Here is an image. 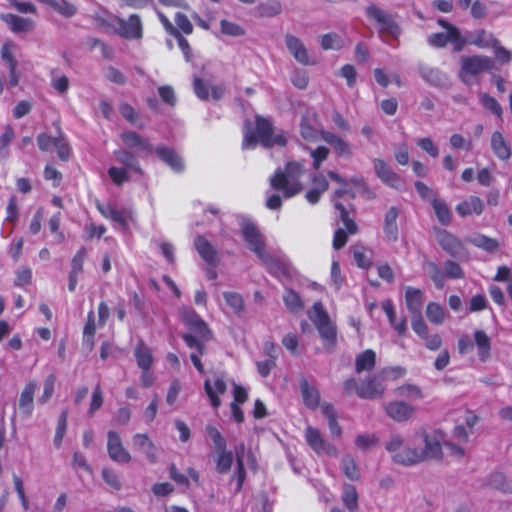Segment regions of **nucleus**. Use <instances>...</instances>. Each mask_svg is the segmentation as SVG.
<instances>
[{"instance_id":"f257e3e1","label":"nucleus","mask_w":512,"mask_h":512,"mask_svg":"<svg viewBox=\"0 0 512 512\" xmlns=\"http://www.w3.org/2000/svg\"><path fill=\"white\" fill-rule=\"evenodd\" d=\"M442 442L444 435L441 431L419 429L413 434L412 445H407L401 434L392 433L385 443V449L391 454L393 462L412 466L428 460H442Z\"/></svg>"},{"instance_id":"f03ea898","label":"nucleus","mask_w":512,"mask_h":512,"mask_svg":"<svg viewBox=\"0 0 512 512\" xmlns=\"http://www.w3.org/2000/svg\"><path fill=\"white\" fill-rule=\"evenodd\" d=\"M181 317L184 324L191 330V333L183 334L182 338L190 349L196 351L191 353V361L195 368L200 373H203L204 367L199 355L205 354V343L212 339V331L200 316L191 308H183L181 311Z\"/></svg>"},{"instance_id":"7ed1b4c3","label":"nucleus","mask_w":512,"mask_h":512,"mask_svg":"<svg viewBox=\"0 0 512 512\" xmlns=\"http://www.w3.org/2000/svg\"><path fill=\"white\" fill-rule=\"evenodd\" d=\"M303 173V166L298 162H289L285 172L277 171L271 178L270 184L276 190H283L284 196L289 198L302 190L298 177Z\"/></svg>"},{"instance_id":"20e7f679","label":"nucleus","mask_w":512,"mask_h":512,"mask_svg":"<svg viewBox=\"0 0 512 512\" xmlns=\"http://www.w3.org/2000/svg\"><path fill=\"white\" fill-rule=\"evenodd\" d=\"M495 67V61L484 55H473L461 57V68L459 71L460 80L471 85L472 79L484 72H490Z\"/></svg>"},{"instance_id":"39448f33","label":"nucleus","mask_w":512,"mask_h":512,"mask_svg":"<svg viewBox=\"0 0 512 512\" xmlns=\"http://www.w3.org/2000/svg\"><path fill=\"white\" fill-rule=\"evenodd\" d=\"M309 317L317 327L321 338L326 342V348L331 351L336 344L337 331L321 302L313 305Z\"/></svg>"},{"instance_id":"423d86ee","label":"nucleus","mask_w":512,"mask_h":512,"mask_svg":"<svg viewBox=\"0 0 512 512\" xmlns=\"http://www.w3.org/2000/svg\"><path fill=\"white\" fill-rule=\"evenodd\" d=\"M366 15L369 19L378 24L380 34H386L394 39L400 36L401 28L394 17L380 7L375 4L369 5L366 8Z\"/></svg>"},{"instance_id":"0eeeda50","label":"nucleus","mask_w":512,"mask_h":512,"mask_svg":"<svg viewBox=\"0 0 512 512\" xmlns=\"http://www.w3.org/2000/svg\"><path fill=\"white\" fill-rule=\"evenodd\" d=\"M112 28L120 37L127 40H139L142 38V22L137 14H132L127 20L113 16Z\"/></svg>"},{"instance_id":"6e6552de","label":"nucleus","mask_w":512,"mask_h":512,"mask_svg":"<svg viewBox=\"0 0 512 512\" xmlns=\"http://www.w3.org/2000/svg\"><path fill=\"white\" fill-rule=\"evenodd\" d=\"M256 129L259 137L260 143L265 147H272L273 145L284 146L286 144V139L282 135H277L275 137L273 134V126L271 122L265 118L257 117L256 118Z\"/></svg>"},{"instance_id":"1a4fd4ad","label":"nucleus","mask_w":512,"mask_h":512,"mask_svg":"<svg viewBox=\"0 0 512 512\" xmlns=\"http://www.w3.org/2000/svg\"><path fill=\"white\" fill-rule=\"evenodd\" d=\"M305 437L308 445L317 453H325L329 456L336 457L338 450L332 444L326 442L318 429L314 427H307Z\"/></svg>"},{"instance_id":"9d476101","label":"nucleus","mask_w":512,"mask_h":512,"mask_svg":"<svg viewBox=\"0 0 512 512\" xmlns=\"http://www.w3.org/2000/svg\"><path fill=\"white\" fill-rule=\"evenodd\" d=\"M384 410L387 416L396 422H406L416 413V408L414 406L401 400L385 403Z\"/></svg>"},{"instance_id":"9b49d317","label":"nucleus","mask_w":512,"mask_h":512,"mask_svg":"<svg viewBox=\"0 0 512 512\" xmlns=\"http://www.w3.org/2000/svg\"><path fill=\"white\" fill-rule=\"evenodd\" d=\"M242 233L249 244L250 249L260 258L266 253V245L263 236L260 234L257 227L251 222L242 224Z\"/></svg>"},{"instance_id":"f8f14e48","label":"nucleus","mask_w":512,"mask_h":512,"mask_svg":"<svg viewBox=\"0 0 512 512\" xmlns=\"http://www.w3.org/2000/svg\"><path fill=\"white\" fill-rule=\"evenodd\" d=\"M107 450L109 457L118 463L126 464L131 461L130 453L124 448L122 440L118 433L108 432Z\"/></svg>"},{"instance_id":"ddd939ff","label":"nucleus","mask_w":512,"mask_h":512,"mask_svg":"<svg viewBox=\"0 0 512 512\" xmlns=\"http://www.w3.org/2000/svg\"><path fill=\"white\" fill-rule=\"evenodd\" d=\"M374 170L378 178L390 187L398 189L401 186V178L382 159L373 160Z\"/></svg>"},{"instance_id":"4468645a","label":"nucleus","mask_w":512,"mask_h":512,"mask_svg":"<svg viewBox=\"0 0 512 512\" xmlns=\"http://www.w3.org/2000/svg\"><path fill=\"white\" fill-rule=\"evenodd\" d=\"M285 42L288 50L299 63L303 65L316 63V61H310L308 51L299 38L288 34L285 37Z\"/></svg>"},{"instance_id":"2eb2a0df","label":"nucleus","mask_w":512,"mask_h":512,"mask_svg":"<svg viewBox=\"0 0 512 512\" xmlns=\"http://www.w3.org/2000/svg\"><path fill=\"white\" fill-rule=\"evenodd\" d=\"M384 385L375 377L367 378L357 388V395L363 399H378L384 395Z\"/></svg>"},{"instance_id":"dca6fc26","label":"nucleus","mask_w":512,"mask_h":512,"mask_svg":"<svg viewBox=\"0 0 512 512\" xmlns=\"http://www.w3.org/2000/svg\"><path fill=\"white\" fill-rule=\"evenodd\" d=\"M194 246L204 261L211 265H217L219 262L217 250L203 236H198L194 240Z\"/></svg>"},{"instance_id":"f3484780","label":"nucleus","mask_w":512,"mask_h":512,"mask_svg":"<svg viewBox=\"0 0 512 512\" xmlns=\"http://www.w3.org/2000/svg\"><path fill=\"white\" fill-rule=\"evenodd\" d=\"M157 156L169 165L174 171L180 172L184 168L182 158L172 148L160 145L155 148Z\"/></svg>"},{"instance_id":"a211bd4d","label":"nucleus","mask_w":512,"mask_h":512,"mask_svg":"<svg viewBox=\"0 0 512 512\" xmlns=\"http://www.w3.org/2000/svg\"><path fill=\"white\" fill-rule=\"evenodd\" d=\"M37 388L35 381L28 382L22 390L19 398V408L21 412L29 417L34 408V394Z\"/></svg>"},{"instance_id":"6ab92c4d","label":"nucleus","mask_w":512,"mask_h":512,"mask_svg":"<svg viewBox=\"0 0 512 512\" xmlns=\"http://www.w3.org/2000/svg\"><path fill=\"white\" fill-rule=\"evenodd\" d=\"M418 70L422 78L431 85L445 87L448 84L447 75L436 68L420 64Z\"/></svg>"},{"instance_id":"aec40b11","label":"nucleus","mask_w":512,"mask_h":512,"mask_svg":"<svg viewBox=\"0 0 512 512\" xmlns=\"http://www.w3.org/2000/svg\"><path fill=\"white\" fill-rule=\"evenodd\" d=\"M133 446L144 453L151 463L158 459L157 448L146 434H136L133 436Z\"/></svg>"},{"instance_id":"412c9836","label":"nucleus","mask_w":512,"mask_h":512,"mask_svg":"<svg viewBox=\"0 0 512 512\" xmlns=\"http://www.w3.org/2000/svg\"><path fill=\"white\" fill-rule=\"evenodd\" d=\"M0 18L15 33L29 32L34 28V22L32 20L20 17L12 13L2 14Z\"/></svg>"},{"instance_id":"4be33fe9","label":"nucleus","mask_w":512,"mask_h":512,"mask_svg":"<svg viewBox=\"0 0 512 512\" xmlns=\"http://www.w3.org/2000/svg\"><path fill=\"white\" fill-rule=\"evenodd\" d=\"M322 139L327 142L329 145H331L334 149V152L340 156V157H351L352 156V149L350 145L337 136L334 133L328 132V131H322L321 132Z\"/></svg>"},{"instance_id":"5701e85b","label":"nucleus","mask_w":512,"mask_h":512,"mask_svg":"<svg viewBox=\"0 0 512 512\" xmlns=\"http://www.w3.org/2000/svg\"><path fill=\"white\" fill-rule=\"evenodd\" d=\"M484 210L483 201L477 196H470L456 206L457 213L462 217L473 214L480 215Z\"/></svg>"},{"instance_id":"b1692460","label":"nucleus","mask_w":512,"mask_h":512,"mask_svg":"<svg viewBox=\"0 0 512 512\" xmlns=\"http://www.w3.org/2000/svg\"><path fill=\"white\" fill-rule=\"evenodd\" d=\"M438 242L445 251L454 257L460 256L463 252L462 243L447 231L438 233Z\"/></svg>"},{"instance_id":"393cba45","label":"nucleus","mask_w":512,"mask_h":512,"mask_svg":"<svg viewBox=\"0 0 512 512\" xmlns=\"http://www.w3.org/2000/svg\"><path fill=\"white\" fill-rule=\"evenodd\" d=\"M423 301V292L420 289L413 287L406 288L405 302L409 312L413 316L421 314Z\"/></svg>"},{"instance_id":"a878e982","label":"nucleus","mask_w":512,"mask_h":512,"mask_svg":"<svg viewBox=\"0 0 512 512\" xmlns=\"http://www.w3.org/2000/svg\"><path fill=\"white\" fill-rule=\"evenodd\" d=\"M99 211L106 218H110L113 222L117 223L123 230H126L128 227L127 219L129 217V213L125 210H119L116 206L112 204H107L106 206L98 205Z\"/></svg>"},{"instance_id":"bb28decb","label":"nucleus","mask_w":512,"mask_h":512,"mask_svg":"<svg viewBox=\"0 0 512 512\" xmlns=\"http://www.w3.org/2000/svg\"><path fill=\"white\" fill-rule=\"evenodd\" d=\"M205 392L211 402V405L214 408H218L221 405V400L218 395H222L226 392V383L223 379H216L214 382V387L212 386L210 380H206L204 383Z\"/></svg>"},{"instance_id":"cd10ccee","label":"nucleus","mask_w":512,"mask_h":512,"mask_svg":"<svg viewBox=\"0 0 512 512\" xmlns=\"http://www.w3.org/2000/svg\"><path fill=\"white\" fill-rule=\"evenodd\" d=\"M300 389L304 404L310 409H317L320 402V393L317 388L309 385L308 381L303 378L300 382Z\"/></svg>"},{"instance_id":"c85d7f7f","label":"nucleus","mask_w":512,"mask_h":512,"mask_svg":"<svg viewBox=\"0 0 512 512\" xmlns=\"http://www.w3.org/2000/svg\"><path fill=\"white\" fill-rule=\"evenodd\" d=\"M121 139L129 148L138 147L140 150L145 151L148 154L153 152V146L149 141L138 135L136 132H124L121 134Z\"/></svg>"},{"instance_id":"c756f323","label":"nucleus","mask_w":512,"mask_h":512,"mask_svg":"<svg viewBox=\"0 0 512 512\" xmlns=\"http://www.w3.org/2000/svg\"><path fill=\"white\" fill-rule=\"evenodd\" d=\"M382 308L385 311L391 326L397 331L399 336L405 335L407 331L406 318L402 317L399 320L396 319L395 310L390 300H385L382 303Z\"/></svg>"},{"instance_id":"7c9ffc66","label":"nucleus","mask_w":512,"mask_h":512,"mask_svg":"<svg viewBox=\"0 0 512 512\" xmlns=\"http://www.w3.org/2000/svg\"><path fill=\"white\" fill-rule=\"evenodd\" d=\"M491 147L495 155L501 160H507L511 156L510 145L504 139L502 133L496 131L491 137Z\"/></svg>"},{"instance_id":"2f4dec72","label":"nucleus","mask_w":512,"mask_h":512,"mask_svg":"<svg viewBox=\"0 0 512 512\" xmlns=\"http://www.w3.org/2000/svg\"><path fill=\"white\" fill-rule=\"evenodd\" d=\"M398 216L399 209L394 206L390 207V209L385 214L384 232L386 237L391 241L397 240L398 237V226L396 223Z\"/></svg>"},{"instance_id":"473e14b6","label":"nucleus","mask_w":512,"mask_h":512,"mask_svg":"<svg viewBox=\"0 0 512 512\" xmlns=\"http://www.w3.org/2000/svg\"><path fill=\"white\" fill-rule=\"evenodd\" d=\"M260 260L274 275L280 276L288 274V265L282 260L272 256L271 254L266 252L263 256L260 257Z\"/></svg>"},{"instance_id":"72a5a7b5","label":"nucleus","mask_w":512,"mask_h":512,"mask_svg":"<svg viewBox=\"0 0 512 512\" xmlns=\"http://www.w3.org/2000/svg\"><path fill=\"white\" fill-rule=\"evenodd\" d=\"M335 208L339 211V218L347 233L351 235L356 234L358 232V225L354 220V215H350V210L339 201H335Z\"/></svg>"},{"instance_id":"f704fd0d","label":"nucleus","mask_w":512,"mask_h":512,"mask_svg":"<svg viewBox=\"0 0 512 512\" xmlns=\"http://www.w3.org/2000/svg\"><path fill=\"white\" fill-rule=\"evenodd\" d=\"M376 354L372 350H366L360 353L355 360V369L357 373L370 371L375 367Z\"/></svg>"},{"instance_id":"c9c22d12","label":"nucleus","mask_w":512,"mask_h":512,"mask_svg":"<svg viewBox=\"0 0 512 512\" xmlns=\"http://www.w3.org/2000/svg\"><path fill=\"white\" fill-rule=\"evenodd\" d=\"M396 396L408 400H421L424 398L422 389L415 384H403L394 390Z\"/></svg>"},{"instance_id":"e433bc0d","label":"nucleus","mask_w":512,"mask_h":512,"mask_svg":"<svg viewBox=\"0 0 512 512\" xmlns=\"http://www.w3.org/2000/svg\"><path fill=\"white\" fill-rule=\"evenodd\" d=\"M40 3L49 5L52 9L57 11L59 14H61L64 17H72L76 14L77 9L76 7L67 2L66 0H37Z\"/></svg>"},{"instance_id":"4c0bfd02","label":"nucleus","mask_w":512,"mask_h":512,"mask_svg":"<svg viewBox=\"0 0 512 512\" xmlns=\"http://www.w3.org/2000/svg\"><path fill=\"white\" fill-rule=\"evenodd\" d=\"M475 343L478 347V354L481 361H486L490 357L491 341L488 335L482 331L477 330L474 333Z\"/></svg>"},{"instance_id":"58836bf2","label":"nucleus","mask_w":512,"mask_h":512,"mask_svg":"<svg viewBox=\"0 0 512 512\" xmlns=\"http://www.w3.org/2000/svg\"><path fill=\"white\" fill-rule=\"evenodd\" d=\"M322 413L328 420L330 432L333 436L340 438L342 435V429L337 422V414L334 407L331 404H324L322 406Z\"/></svg>"},{"instance_id":"ea45409f","label":"nucleus","mask_w":512,"mask_h":512,"mask_svg":"<svg viewBox=\"0 0 512 512\" xmlns=\"http://www.w3.org/2000/svg\"><path fill=\"white\" fill-rule=\"evenodd\" d=\"M256 10L258 15L262 18L275 17L282 12V4L278 0H268L259 4Z\"/></svg>"},{"instance_id":"a19ab883","label":"nucleus","mask_w":512,"mask_h":512,"mask_svg":"<svg viewBox=\"0 0 512 512\" xmlns=\"http://www.w3.org/2000/svg\"><path fill=\"white\" fill-rule=\"evenodd\" d=\"M135 357L141 369H150L153 357L150 349L142 341L139 342L135 349Z\"/></svg>"},{"instance_id":"79ce46f5","label":"nucleus","mask_w":512,"mask_h":512,"mask_svg":"<svg viewBox=\"0 0 512 512\" xmlns=\"http://www.w3.org/2000/svg\"><path fill=\"white\" fill-rule=\"evenodd\" d=\"M476 247L482 248L490 253L495 252L499 248V242L496 239L487 237L483 234H476L469 239Z\"/></svg>"},{"instance_id":"37998d69","label":"nucleus","mask_w":512,"mask_h":512,"mask_svg":"<svg viewBox=\"0 0 512 512\" xmlns=\"http://www.w3.org/2000/svg\"><path fill=\"white\" fill-rule=\"evenodd\" d=\"M342 501L348 511L356 512L358 510V493L353 485H346L344 487Z\"/></svg>"},{"instance_id":"c03bdc74","label":"nucleus","mask_w":512,"mask_h":512,"mask_svg":"<svg viewBox=\"0 0 512 512\" xmlns=\"http://www.w3.org/2000/svg\"><path fill=\"white\" fill-rule=\"evenodd\" d=\"M423 269L429 274L437 288H443L445 275L436 263L432 261H425Z\"/></svg>"},{"instance_id":"a18cd8bd","label":"nucleus","mask_w":512,"mask_h":512,"mask_svg":"<svg viewBox=\"0 0 512 512\" xmlns=\"http://www.w3.org/2000/svg\"><path fill=\"white\" fill-rule=\"evenodd\" d=\"M95 331H96L95 316H94V312L90 311L88 313L87 322H86V325H85L84 331H83L84 344L87 346V348L89 350H92L94 347Z\"/></svg>"},{"instance_id":"49530a36","label":"nucleus","mask_w":512,"mask_h":512,"mask_svg":"<svg viewBox=\"0 0 512 512\" xmlns=\"http://www.w3.org/2000/svg\"><path fill=\"white\" fill-rule=\"evenodd\" d=\"M116 159L119 163L123 164L127 168L134 170L135 172L142 174L143 171L138 165V162L134 155L127 150H118L115 152Z\"/></svg>"},{"instance_id":"de8ad7c7","label":"nucleus","mask_w":512,"mask_h":512,"mask_svg":"<svg viewBox=\"0 0 512 512\" xmlns=\"http://www.w3.org/2000/svg\"><path fill=\"white\" fill-rule=\"evenodd\" d=\"M426 316L431 323L440 325L445 320V311L438 303L430 302L426 308Z\"/></svg>"},{"instance_id":"09e8293b","label":"nucleus","mask_w":512,"mask_h":512,"mask_svg":"<svg viewBox=\"0 0 512 512\" xmlns=\"http://www.w3.org/2000/svg\"><path fill=\"white\" fill-rule=\"evenodd\" d=\"M432 205L438 220L443 225H448L451 222V212L447 204L443 200L434 198Z\"/></svg>"},{"instance_id":"8fccbe9b","label":"nucleus","mask_w":512,"mask_h":512,"mask_svg":"<svg viewBox=\"0 0 512 512\" xmlns=\"http://www.w3.org/2000/svg\"><path fill=\"white\" fill-rule=\"evenodd\" d=\"M342 470L344 474L351 480L360 478L359 468L351 455H345L342 459Z\"/></svg>"},{"instance_id":"3c124183","label":"nucleus","mask_w":512,"mask_h":512,"mask_svg":"<svg viewBox=\"0 0 512 512\" xmlns=\"http://www.w3.org/2000/svg\"><path fill=\"white\" fill-rule=\"evenodd\" d=\"M217 453H218V456H217V460H216V470L219 473L228 472L233 463L232 452H229L225 449L223 451H217Z\"/></svg>"},{"instance_id":"603ef678","label":"nucleus","mask_w":512,"mask_h":512,"mask_svg":"<svg viewBox=\"0 0 512 512\" xmlns=\"http://www.w3.org/2000/svg\"><path fill=\"white\" fill-rule=\"evenodd\" d=\"M490 485L504 493H512V483L507 481L506 477L501 472H494L490 476Z\"/></svg>"},{"instance_id":"864d4df0","label":"nucleus","mask_w":512,"mask_h":512,"mask_svg":"<svg viewBox=\"0 0 512 512\" xmlns=\"http://www.w3.org/2000/svg\"><path fill=\"white\" fill-rule=\"evenodd\" d=\"M283 299H284L285 305L287 306V308L290 311L298 312L303 309L302 300L300 299L299 295L295 291L288 289L286 291L285 295L283 296Z\"/></svg>"},{"instance_id":"5fc2aeb1","label":"nucleus","mask_w":512,"mask_h":512,"mask_svg":"<svg viewBox=\"0 0 512 512\" xmlns=\"http://www.w3.org/2000/svg\"><path fill=\"white\" fill-rule=\"evenodd\" d=\"M223 296L229 305L236 313H241L244 310V301L240 294L235 292H224Z\"/></svg>"},{"instance_id":"6e6d98bb","label":"nucleus","mask_w":512,"mask_h":512,"mask_svg":"<svg viewBox=\"0 0 512 512\" xmlns=\"http://www.w3.org/2000/svg\"><path fill=\"white\" fill-rule=\"evenodd\" d=\"M321 47L325 50L339 49L342 47V39L336 33H327L321 36Z\"/></svg>"},{"instance_id":"4d7b16f0","label":"nucleus","mask_w":512,"mask_h":512,"mask_svg":"<svg viewBox=\"0 0 512 512\" xmlns=\"http://www.w3.org/2000/svg\"><path fill=\"white\" fill-rule=\"evenodd\" d=\"M56 382V376L54 374H50L44 381L43 393L38 398V402L41 404H45L52 397L54 393V385Z\"/></svg>"},{"instance_id":"13d9d810","label":"nucleus","mask_w":512,"mask_h":512,"mask_svg":"<svg viewBox=\"0 0 512 512\" xmlns=\"http://www.w3.org/2000/svg\"><path fill=\"white\" fill-rule=\"evenodd\" d=\"M67 417H68V413L66 410H64V411H62V413L60 414L59 419H58V425H57L56 434H55V438H54V443H55L56 447H58V448L61 446L63 437L66 432Z\"/></svg>"},{"instance_id":"bf43d9fd","label":"nucleus","mask_w":512,"mask_h":512,"mask_svg":"<svg viewBox=\"0 0 512 512\" xmlns=\"http://www.w3.org/2000/svg\"><path fill=\"white\" fill-rule=\"evenodd\" d=\"M54 148L56 149L57 154L62 161H67L69 159L70 147L61 133L58 137H55Z\"/></svg>"},{"instance_id":"052dcab7","label":"nucleus","mask_w":512,"mask_h":512,"mask_svg":"<svg viewBox=\"0 0 512 512\" xmlns=\"http://www.w3.org/2000/svg\"><path fill=\"white\" fill-rule=\"evenodd\" d=\"M479 97H480L481 103L483 104V106L486 109L490 110L492 113H494L498 117H501L502 108L495 98L491 97L490 95H488L486 93H481L479 95Z\"/></svg>"},{"instance_id":"680f3d73","label":"nucleus","mask_w":512,"mask_h":512,"mask_svg":"<svg viewBox=\"0 0 512 512\" xmlns=\"http://www.w3.org/2000/svg\"><path fill=\"white\" fill-rule=\"evenodd\" d=\"M13 45L10 43H5L1 48V58L7 64L10 72L16 70L17 60L15 59L11 47Z\"/></svg>"},{"instance_id":"e2e57ef3","label":"nucleus","mask_w":512,"mask_h":512,"mask_svg":"<svg viewBox=\"0 0 512 512\" xmlns=\"http://www.w3.org/2000/svg\"><path fill=\"white\" fill-rule=\"evenodd\" d=\"M378 443V437L375 434H361L355 439V445L362 450H367Z\"/></svg>"},{"instance_id":"0e129e2a","label":"nucleus","mask_w":512,"mask_h":512,"mask_svg":"<svg viewBox=\"0 0 512 512\" xmlns=\"http://www.w3.org/2000/svg\"><path fill=\"white\" fill-rule=\"evenodd\" d=\"M175 23L176 28L180 31L181 34L184 33L189 35L193 32V25L184 13H176Z\"/></svg>"},{"instance_id":"69168bd1","label":"nucleus","mask_w":512,"mask_h":512,"mask_svg":"<svg viewBox=\"0 0 512 512\" xmlns=\"http://www.w3.org/2000/svg\"><path fill=\"white\" fill-rule=\"evenodd\" d=\"M492 47L494 48L495 58L501 63H509L512 59V53L505 47L501 46L497 39H492Z\"/></svg>"},{"instance_id":"338daca9","label":"nucleus","mask_w":512,"mask_h":512,"mask_svg":"<svg viewBox=\"0 0 512 512\" xmlns=\"http://www.w3.org/2000/svg\"><path fill=\"white\" fill-rule=\"evenodd\" d=\"M221 25V32L223 34L229 35V36H242L245 34V30L239 26L238 24L229 22L227 20H222L220 22Z\"/></svg>"},{"instance_id":"774afa93","label":"nucleus","mask_w":512,"mask_h":512,"mask_svg":"<svg viewBox=\"0 0 512 512\" xmlns=\"http://www.w3.org/2000/svg\"><path fill=\"white\" fill-rule=\"evenodd\" d=\"M444 275L452 279H460L464 277V273L460 265L454 261L448 260L444 263Z\"/></svg>"}]
</instances>
